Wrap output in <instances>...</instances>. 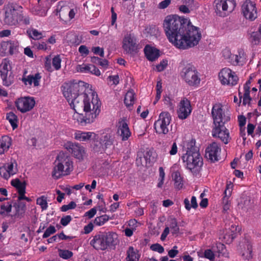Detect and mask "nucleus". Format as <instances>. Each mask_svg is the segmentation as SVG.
Returning <instances> with one entry per match:
<instances>
[{
    "mask_svg": "<svg viewBox=\"0 0 261 261\" xmlns=\"http://www.w3.org/2000/svg\"><path fill=\"white\" fill-rule=\"evenodd\" d=\"M169 226L173 234H177L179 233V228L177 225V221L175 218L171 219Z\"/></svg>",
    "mask_w": 261,
    "mask_h": 261,
    "instance_id": "obj_43",
    "label": "nucleus"
},
{
    "mask_svg": "<svg viewBox=\"0 0 261 261\" xmlns=\"http://www.w3.org/2000/svg\"><path fill=\"white\" fill-rule=\"evenodd\" d=\"M221 148L217 142L210 144L205 149V156L211 163L218 162L221 159Z\"/></svg>",
    "mask_w": 261,
    "mask_h": 261,
    "instance_id": "obj_15",
    "label": "nucleus"
},
{
    "mask_svg": "<svg viewBox=\"0 0 261 261\" xmlns=\"http://www.w3.org/2000/svg\"><path fill=\"white\" fill-rule=\"evenodd\" d=\"M117 239V234L113 232H109L99 234V248L102 250L115 249L118 242Z\"/></svg>",
    "mask_w": 261,
    "mask_h": 261,
    "instance_id": "obj_12",
    "label": "nucleus"
},
{
    "mask_svg": "<svg viewBox=\"0 0 261 261\" xmlns=\"http://www.w3.org/2000/svg\"><path fill=\"white\" fill-rule=\"evenodd\" d=\"M59 255L61 258L67 259L73 256V253L68 250H60L59 251Z\"/></svg>",
    "mask_w": 261,
    "mask_h": 261,
    "instance_id": "obj_50",
    "label": "nucleus"
},
{
    "mask_svg": "<svg viewBox=\"0 0 261 261\" xmlns=\"http://www.w3.org/2000/svg\"><path fill=\"white\" fill-rule=\"evenodd\" d=\"M33 47L37 50H46L47 49V46L44 42L38 41H32Z\"/></svg>",
    "mask_w": 261,
    "mask_h": 261,
    "instance_id": "obj_42",
    "label": "nucleus"
},
{
    "mask_svg": "<svg viewBox=\"0 0 261 261\" xmlns=\"http://www.w3.org/2000/svg\"><path fill=\"white\" fill-rule=\"evenodd\" d=\"M36 203L41 206L42 210H46L48 207L47 197L44 195L41 196L37 199Z\"/></svg>",
    "mask_w": 261,
    "mask_h": 261,
    "instance_id": "obj_41",
    "label": "nucleus"
},
{
    "mask_svg": "<svg viewBox=\"0 0 261 261\" xmlns=\"http://www.w3.org/2000/svg\"><path fill=\"white\" fill-rule=\"evenodd\" d=\"M56 232L55 227L53 225H50L45 231L42 237L43 238H47L51 234L55 233Z\"/></svg>",
    "mask_w": 261,
    "mask_h": 261,
    "instance_id": "obj_51",
    "label": "nucleus"
},
{
    "mask_svg": "<svg viewBox=\"0 0 261 261\" xmlns=\"http://www.w3.org/2000/svg\"><path fill=\"white\" fill-rule=\"evenodd\" d=\"M171 121V116L168 112H162L159 119L154 123V128L157 134H167L169 132L168 126Z\"/></svg>",
    "mask_w": 261,
    "mask_h": 261,
    "instance_id": "obj_8",
    "label": "nucleus"
},
{
    "mask_svg": "<svg viewBox=\"0 0 261 261\" xmlns=\"http://www.w3.org/2000/svg\"><path fill=\"white\" fill-rule=\"evenodd\" d=\"M163 29L169 42L177 48L186 49L197 45L201 38L199 28L190 20L177 15L167 16Z\"/></svg>",
    "mask_w": 261,
    "mask_h": 261,
    "instance_id": "obj_1",
    "label": "nucleus"
},
{
    "mask_svg": "<svg viewBox=\"0 0 261 261\" xmlns=\"http://www.w3.org/2000/svg\"><path fill=\"white\" fill-rule=\"evenodd\" d=\"M89 84L80 81L77 83L64 84L61 87L62 93L69 105H76L80 102L85 103L87 100L92 104V100L89 97L88 92Z\"/></svg>",
    "mask_w": 261,
    "mask_h": 261,
    "instance_id": "obj_3",
    "label": "nucleus"
},
{
    "mask_svg": "<svg viewBox=\"0 0 261 261\" xmlns=\"http://www.w3.org/2000/svg\"><path fill=\"white\" fill-rule=\"evenodd\" d=\"M96 213V207H94L91 209H90L88 212H86L84 216L87 217L88 218L90 219L92 218Z\"/></svg>",
    "mask_w": 261,
    "mask_h": 261,
    "instance_id": "obj_61",
    "label": "nucleus"
},
{
    "mask_svg": "<svg viewBox=\"0 0 261 261\" xmlns=\"http://www.w3.org/2000/svg\"><path fill=\"white\" fill-rule=\"evenodd\" d=\"M0 208V215L4 216L11 211L12 205L9 203L4 204L1 205Z\"/></svg>",
    "mask_w": 261,
    "mask_h": 261,
    "instance_id": "obj_45",
    "label": "nucleus"
},
{
    "mask_svg": "<svg viewBox=\"0 0 261 261\" xmlns=\"http://www.w3.org/2000/svg\"><path fill=\"white\" fill-rule=\"evenodd\" d=\"M64 148L70 152L75 158L79 160L83 159L85 153L84 147L78 143L68 141L64 145Z\"/></svg>",
    "mask_w": 261,
    "mask_h": 261,
    "instance_id": "obj_22",
    "label": "nucleus"
},
{
    "mask_svg": "<svg viewBox=\"0 0 261 261\" xmlns=\"http://www.w3.org/2000/svg\"><path fill=\"white\" fill-rule=\"evenodd\" d=\"M233 185L232 182L227 183L225 190L224 192V196L222 198V204L223 205V210L227 211L229 208L230 205L229 198L231 195Z\"/></svg>",
    "mask_w": 261,
    "mask_h": 261,
    "instance_id": "obj_26",
    "label": "nucleus"
},
{
    "mask_svg": "<svg viewBox=\"0 0 261 261\" xmlns=\"http://www.w3.org/2000/svg\"><path fill=\"white\" fill-rule=\"evenodd\" d=\"M11 185L17 189L18 193L25 191L26 182L25 181L21 182L18 178L12 179L11 181Z\"/></svg>",
    "mask_w": 261,
    "mask_h": 261,
    "instance_id": "obj_34",
    "label": "nucleus"
},
{
    "mask_svg": "<svg viewBox=\"0 0 261 261\" xmlns=\"http://www.w3.org/2000/svg\"><path fill=\"white\" fill-rule=\"evenodd\" d=\"M5 23L9 25H15L18 22V12L13 4H9L5 7Z\"/></svg>",
    "mask_w": 261,
    "mask_h": 261,
    "instance_id": "obj_19",
    "label": "nucleus"
},
{
    "mask_svg": "<svg viewBox=\"0 0 261 261\" xmlns=\"http://www.w3.org/2000/svg\"><path fill=\"white\" fill-rule=\"evenodd\" d=\"M117 126V133L121 138L123 141H127L131 136V132L128 127L127 120L125 118H121Z\"/></svg>",
    "mask_w": 261,
    "mask_h": 261,
    "instance_id": "obj_24",
    "label": "nucleus"
},
{
    "mask_svg": "<svg viewBox=\"0 0 261 261\" xmlns=\"http://www.w3.org/2000/svg\"><path fill=\"white\" fill-rule=\"evenodd\" d=\"M35 103V98L30 96L20 97L15 101L16 107L22 113H25L32 110Z\"/></svg>",
    "mask_w": 261,
    "mask_h": 261,
    "instance_id": "obj_17",
    "label": "nucleus"
},
{
    "mask_svg": "<svg viewBox=\"0 0 261 261\" xmlns=\"http://www.w3.org/2000/svg\"><path fill=\"white\" fill-rule=\"evenodd\" d=\"M181 78L190 87H197L200 83V74L193 65L187 64L180 73Z\"/></svg>",
    "mask_w": 261,
    "mask_h": 261,
    "instance_id": "obj_6",
    "label": "nucleus"
},
{
    "mask_svg": "<svg viewBox=\"0 0 261 261\" xmlns=\"http://www.w3.org/2000/svg\"><path fill=\"white\" fill-rule=\"evenodd\" d=\"M10 70H6L4 71L0 70L1 77L3 81V84L7 87L10 86L14 82V78L13 76L9 74Z\"/></svg>",
    "mask_w": 261,
    "mask_h": 261,
    "instance_id": "obj_33",
    "label": "nucleus"
},
{
    "mask_svg": "<svg viewBox=\"0 0 261 261\" xmlns=\"http://www.w3.org/2000/svg\"><path fill=\"white\" fill-rule=\"evenodd\" d=\"M150 249L154 251H156L160 253H162L164 251V247L158 243L152 244L150 246Z\"/></svg>",
    "mask_w": 261,
    "mask_h": 261,
    "instance_id": "obj_53",
    "label": "nucleus"
},
{
    "mask_svg": "<svg viewBox=\"0 0 261 261\" xmlns=\"http://www.w3.org/2000/svg\"><path fill=\"white\" fill-rule=\"evenodd\" d=\"M136 100V94L133 89H129L125 94L124 103L129 110H132Z\"/></svg>",
    "mask_w": 261,
    "mask_h": 261,
    "instance_id": "obj_29",
    "label": "nucleus"
},
{
    "mask_svg": "<svg viewBox=\"0 0 261 261\" xmlns=\"http://www.w3.org/2000/svg\"><path fill=\"white\" fill-rule=\"evenodd\" d=\"M171 0H164L160 2L158 5V8L161 9L166 8L171 3Z\"/></svg>",
    "mask_w": 261,
    "mask_h": 261,
    "instance_id": "obj_62",
    "label": "nucleus"
},
{
    "mask_svg": "<svg viewBox=\"0 0 261 261\" xmlns=\"http://www.w3.org/2000/svg\"><path fill=\"white\" fill-rule=\"evenodd\" d=\"M72 218L70 215H67L62 217L60 220V223L64 226L67 225L71 221Z\"/></svg>",
    "mask_w": 261,
    "mask_h": 261,
    "instance_id": "obj_58",
    "label": "nucleus"
},
{
    "mask_svg": "<svg viewBox=\"0 0 261 261\" xmlns=\"http://www.w3.org/2000/svg\"><path fill=\"white\" fill-rule=\"evenodd\" d=\"M122 48L128 54H134L138 51V44L137 39L133 34H126L122 41Z\"/></svg>",
    "mask_w": 261,
    "mask_h": 261,
    "instance_id": "obj_14",
    "label": "nucleus"
},
{
    "mask_svg": "<svg viewBox=\"0 0 261 261\" xmlns=\"http://www.w3.org/2000/svg\"><path fill=\"white\" fill-rule=\"evenodd\" d=\"M239 96L240 97L239 103L241 102V99L243 97V105L246 106L247 104H249L251 100V98L250 96V93H244L243 96L242 95L241 92H239Z\"/></svg>",
    "mask_w": 261,
    "mask_h": 261,
    "instance_id": "obj_46",
    "label": "nucleus"
},
{
    "mask_svg": "<svg viewBox=\"0 0 261 261\" xmlns=\"http://www.w3.org/2000/svg\"><path fill=\"white\" fill-rule=\"evenodd\" d=\"M219 79L222 85L233 86L238 84L239 77L230 68H222L219 73Z\"/></svg>",
    "mask_w": 261,
    "mask_h": 261,
    "instance_id": "obj_10",
    "label": "nucleus"
},
{
    "mask_svg": "<svg viewBox=\"0 0 261 261\" xmlns=\"http://www.w3.org/2000/svg\"><path fill=\"white\" fill-rule=\"evenodd\" d=\"M184 203L185 204V208L187 211H190L191 208L196 209L198 207L196 197L194 196H193L191 198V204L190 203V201L188 198H185L184 199Z\"/></svg>",
    "mask_w": 261,
    "mask_h": 261,
    "instance_id": "obj_37",
    "label": "nucleus"
},
{
    "mask_svg": "<svg viewBox=\"0 0 261 261\" xmlns=\"http://www.w3.org/2000/svg\"><path fill=\"white\" fill-rule=\"evenodd\" d=\"M56 15H59L61 20L67 22L73 19L75 14L74 9H71L70 7L65 4V3L60 1L58 3L57 6Z\"/></svg>",
    "mask_w": 261,
    "mask_h": 261,
    "instance_id": "obj_13",
    "label": "nucleus"
},
{
    "mask_svg": "<svg viewBox=\"0 0 261 261\" xmlns=\"http://www.w3.org/2000/svg\"><path fill=\"white\" fill-rule=\"evenodd\" d=\"M144 54L149 61H154L160 57L159 50L149 45H146L144 49Z\"/></svg>",
    "mask_w": 261,
    "mask_h": 261,
    "instance_id": "obj_27",
    "label": "nucleus"
},
{
    "mask_svg": "<svg viewBox=\"0 0 261 261\" xmlns=\"http://www.w3.org/2000/svg\"><path fill=\"white\" fill-rule=\"evenodd\" d=\"M79 51L82 55V56L84 57L87 56L89 53L88 48L87 47V46L84 45H81L79 47Z\"/></svg>",
    "mask_w": 261,
    "mask_h": 261,
    "instance_id": "obj_59",
    "label": "nucleus"
},
{
    "mask_svg": "<svg viewBox=\"0 0 261 261\" xmlns=\"http://www.w3.org/2000/svg\"><path fill=\"white\" fill-rule=\"evenodd\" d=\"M192 107L190 101L187 98H183L177 105V115L180 120L187 119L191 115Z\"/></svg>",
    "mask_w": 261,
    "mask_h": 261,
    "instance_id": "obj_18",
    "label": "nucleus"
},
{
    "mask_svg": "<svg viewBox=\"0 0 261 261\" xmlns=\"http://www.w3.org/2000/svg\"><path fill=\"white\" fill-rule=\"evenodd\" d=\"M212 115L214 125H224L228 122L230 117L228 114H225L220 103H216L213 107Z\"/></svg>",
    "mask_w": 261,
    "mask_h": 261,
    "instance_id": "obj_9",
    "label": "nucleus"
},
{
    "mask_svg": "<svg viewBox=\"0 0 261 261\" xmlns=\"http://www.w3.org/2000/svg\"><path fill=\"white\" fill-rule=\"evenodd\" d=\"M102 197V195H100L99 194V211L102 212L104 213L106 212L107 208L106 207L105 202L103 200Z\"/></svg>",
    "mask_w": 261,
    "mask_h": 261,
    "instance_id": "obj_52",
    "label": "nucleus"
},
{
    "mask_svg": "<svg viewBox=\"0 0 261 261\" xmlns=\"http://www.w3.org/2000/svg\"><path fill=\"white\" fill-rule=\"evenodd\" d=\"M52 63L55 70H59L61 68V59L60 55H57L53 58Z\"/></svg>",
    "mask_w": 261,
    "mask_h": 261,
    "instance_id": "obj_47",
    "label": "nucleus"
},
{
    "mask_svg": "<svg viewBox=\"0 0 261 261\" xmlns=\"http://www.w3.org/2000/svg\"><path fill=\"white\" fill-rule=\"evenodd\" d=\"M17 171V163L13 159H11L3 167H0V174L5 179L15 174Z\"/></svg>",
    "mask_w": 261,
    "mask_h": 261,
    "instance_id": "obj_20",
    "label": "nucleus"
},
{
    "mask_svg": "<svg viewBox=\"0 0 261 261\" xmlns=\"http://www.w3.org/2000/svg\"><path fill=\"white\" fill-rule=\"evenodd\" d=\"M12 139L8 136H3L0 138V154L7 151L11 145Z\"/></svg>",
    "mask_w": 261,
    "mask_h": 261,
    "instance_id": "obj_30",
    "label": "nucleus"
},
{
    "mask_svg": "<svg viewBox=\"0 0 261 261\" xmlns=\"http://www.w3.org/2000/svg\"><path fill=\"white\" fill-rule=\"evenodd\" d=\"M76 205V203L74 201H71L68 204L62 205L61 207V211L66 212L69 210L74 209Z\"/></svg>",
    "mask_w": 261,
    "mask_h": 261,
    "instance_id": "obj_54",
    "label": "nucleus"
},
{
    "mask_svg": "<svg viewBox=\"0 0 261 261\" xmlns=\"http://www.w3.org/2000/svg\"><path fill=\"white\" fill-rule=\"evenodd\" d=\"M140 257L139 251L135 249L133 246H129L126 252L125 261H139Z\"/></svg>",
    "mask_w": 261,
    "mask_h": 261,
    "instance_id": "obj_31",
    "label": "nucleus"
},
{
    "mask_svg": "<svg viewBox=\"0 0 261 261\" xmlns=\"http://www.w3.org/2000/svg\"><path fill=\"white\" fill-rule=\"evenodd\" d=\"M178 147L176 142H173L169 149V153L171 155H174L177 153Z\"/></svg>",
    "mask_w": 261,
    "mask_h": 261,
    "instance_id": "obj_56",
    "label": "nucleus"
},
{
    "mask_svg": "<svg viewBox=\"0 0 261 261\" xmlns=\"http://www.w3.org/2000/svg\"><path fill=\"white\" fill-rule=\"evenodd\" d=\"M11 69V67L10 65V61L8 59H3L0 65V70H10Z\"/></svg>",
    "mask_w": 261,
    "mask_h": 261,
    "instance_id": "obj_49",
    "label": "nucleus"
},
{
    "mask_svg": "<svg viewBox=\"0 0 261 261\" xmlns=\"http://www.w3.org/2000/svg\"><path fill=\"white\" fill-rule=\"evenodd\" d=\"M173 178L175 188L178 190L181 189L184 186V182L180 173L179 172H175L173 174Z\"/></svg>",
    "mask_w": 261,
    "mask_h": 261,
    "instance_id": "obj_35",
    "label": "nucleus"
},
{
    "mask_svg": "<svg viewBox=\"0 0 261 261\" xmlns=\"http://www.w3.org/2000/svg\"><path fill=\"white\" fill-rule=\"evenodd\" d=\"M231 53L228 48H225L222 51V56L224 58L227 60L230 59V57L231 56Z\"/></svg>",
    "mask_w": 261,
    "mask_h": 261,
    "instance_id": "obj_64",
    "label": "nucleus"
},
{
    "mask_svg": "<svg viewBox=\"0 0 261 261\" xmlns=\"http://www.w3.org/2000/svg\"><path fill=\"white\" fill-rule=\"evenodd\" d=\"M4 44L3 46L4 47H8V52L11 55L14 54V53L16 51L18 48L17 43H15L14 41H10L4 42Z\"/></svg>",
    "mask_w": 261,
    "mask_h": 261,
    "instance_id": "obj_38",
    "label": "nucleus"
},
{
    "mask_svg": "<svg viewBox=\"0 0 261 261\" xmlns=\"http://www.w3.org/2000/svg\"><path fill=\"white\" fill-rule=\"evenodd\" d=\"M204 256L205 258L210 259L211 261H214L215 259V254L211 249H206L204 251Z\"/></svg>",
    "mask_w": 261,
    "mask_h": 261,
    "instance_id": "obj_55",
    "label": "nucleus"
},
{
    "mask_svg": "<svg viewBox=\"0 0 261 261\" xmlns=\"http://www.w3.org/2000/svg\"><path fill=\"white\" fill-rule=\"evenodd\" d=\"M27 32L30 38L35 40L40 39L43 37L42 33L35 29H33L30 31L28 30Z\"/></svg>",
    "mask_w": 261,
    "mask_h": 261,
    "instance_id": "obj_39",
    "label": "nucleus"
},
{
    "mask_svg": "<svg viewBox=\"0 0 261 261\" xmlns=\"http://www.w3.org/2000/svg\"><path fill=\"white\" fill-rule=\"evenodd\" d=\"M76 70L82 73H90L91 74L98 75V69L96 66L90 64H83L78 65L76 66Z\"/></svg>",
    "mask_w": 261,
    "mask_h": 261,
    "instance_id": "obj_28",
    "label": "nucleus"
},
{
    "mask_svg": "<svg viewBox=\"0 0 261 261\" xmlns=\"http://www.w3.org/2000/svg\"><path fill=\"white\" fill-rule=\"evenodd\" d=\"M114 141V136L110 128L105 129V132L101 134L99 143L100 146L99 147V152L101 151V148L102 151L112 146Z\"/></svg>",
    "mask_w": 261,
    "mask_h": 261,
    "instance_id": "obj_23",
    "label": "nucleus"
},
{
    "mask_svg": "<svg viewBox=\"0 0 261 261\" xmlns=\"http://www.w3.org/2000/svg\"><path fill=\"white\" fill-rule=\"evenodd\" d=\"M212 133L213 137L219 138L225 144L231 139L229 130L224 125H214Z\"/></svg>",
    "mask_w": 261,
    "mask_h": 261,
    "instance_id": "obj_21",
    "label": "nucleus"
},
{
    "mask_svg": "<svg viewBox=\"0 0 261 261\" xmlns=\"http://www.w3.org/2000/svg\"><path fill=\"white\" fill-rule=\"evenodd\" d=\"M242 12L244 17L250 21H253L257 17L256 4L250 0H246L242 5Z\"/></svg>",
    "mask_w": 261,
    "mask_h": 261,
    "instance_id": "obj_16",
    "label": "nucleus"
},
{
    "mask_svg": "<svg viewBox=\"0 0 261 261\" xmlns=\"http://www.w3.org/2000/svg\"><path fill=\"white\" fill-rule=\"evenodd\" d=\"M260 34L257 32H253L250 37V41L253 45H258L260 41Z\"/></svg>",
    "mask_w": 261,
    "mask_h": 261,
    "instance_id": "obj_40",
    "label": "nucleus"
},
{
    "mask_svg": "<svg viewBox=\"0 0 261 261\" xmlns=\"http://www.w3.org/2000/svg\"><path fill=\"white\" fill-rule=\"evenodd\" d=\"M184 165L192 172L196 173L203 165L202 158L195 146V141L192 140L187 145L186 152L181 156Z\"/></svg>",
    "mask_w": 261,
    "mask_h": 261,
    "instance_id": "obj_4",
    "label": "nucleus"
},
{
    "mask_svg": "<svg viewBox=\"0 0 261 261\" xmlns=\"http://www.w3.org/2000/svg\"><path fill=\"white\" fill-rule=\"evenodd\" d=\"M73 170V162L71 158L64 153H60L55 161V165L52 171V177L56 179L68 175Z\"/></svg>",
    "mask_w": 261,
    "mask_h": 261,
    "instance_id": "obj_5",
    "label": "nucleus"
},
{
    "mask_svg": "<svg viewBox=\"0 0 261 261\" xmlns=\"http://www.w3.org/2000/svg\"><path fill=\"white\" fill-rule=\"evenodd\" d=\"M168 65V61L163 60L160 62V64L156 66V69L158 71H163Z\"/></svg>",
    "mask_w": 261,
    "mask_h": 261,
    "instance_id": "obj_57",
    "label": "nucleus"
},
{
    "mask_svg": "<svg viewBox=\"0 0 261 261\" xmlns=\"http://www.w3.org/2000/svg\"><path fill=\"white\" fill-rule=\"evenodd\" d=\"M13 207L15 210V217L21 218L24 216L26 210V205L24 202L17 201L14 204Z\"/></svg>",
    "mask_w": 261,
    "mask_h": 261,
    "instance_id": "obj_32",
    "label": "nucleus"
},
{
    "mask_svg": "<svg viewBox=\"0 0 261 261\" xmlns=\"http://www.w3.org/2000/svg\"><path fill=\"white\" fill-rule=\"evenodd\" d=\"M74 138L80 141H89L90 147L95 151L98 149V136L93 132H84L77 130L74 133Z\"/></svg>",
    "mask_w": 261,
    "mask_h": 261,
    "instance_id": "obj_11",
    "label": "nucleus"
},
{
    "mask_svg": "<svg viewBox=\"0 0 261 261\" xmlns=\"http://www.w3.org/2000/svg\"><path fill=\"white\" fill-rule=\"evenodd\" d=\"M91 96H94L91 92ZM71 108L74 109L75 113L73 115V120L76 121L78 124L85 126L88 123L93 122L97 116L96 112L98 110V95L96 97H92V104L88 101H85V103L80 102L76 105H69Z\"/></svg>",
    "mask_w": 261,
    "mask_h": 261,
    "instance_id": "obj_2",
    "label": "nucleus"
},
{
    "mask_svg": "<svg viewBox=\"0 0 261 261\" xmlns=\"http://www.w3.org/2000/svg\"><path fill=\"white\" fill-rule=\"evenodd\" d=\"M214 5L216 14L220 17L227 16L236 6L234 0H215Z\"/></svg>",
    "mask_w": 261,
    "mask_h": 261,
    "instance_id": "obj_7",
    "label": "nucleus"
},
{
    "mask_svg": "<svg viewBox=\"0 0 261 261\" xmlns=\"http://www.w3.org/2000/svg\"><path fill=\"white\" fill-rule=\"evenodd\" d=\"M177 248V247L176 246H174L173 247V249L168 251V255L170 257L174 258L178 253V251L176 249Z\"/></svg>",
    "mask_w": 261,
    "mask_h": 261,
    "instance_id": "obj_63",
    "label": "nucleus"
},
{
    "mask_svg": "<svg viewBox=\"0 0 261 261\" xmlns=\"http://www.w3.org/2000/svg\"><path fill=\"white\" fill-rule=\"evenodd\" d=\"M216 247H217V252L219 254V256H225V257L227 256V254L226 253V252H225L226 251V247H225V245H224L223 244H222L221 243H219L216 244Z\"/></svg>",
    "mask_w": 261,
    "mask_h": 261,
    "instance_id": "obj_44",
    "label": "nucleus"
},
{
    "mask_svg": "<svg viewBox=\"0 0 261 261\" xmlns=\"http://www.w3.org/2000/svg\"><path fill=\"white\" fill-rule=\"evenodd\" d=\"M241 58V57L240 56L231 54L230 59H228L227 61L232 65L236 66L240 63V59Z\"/></svg>",
    "mask_w": 261,
    "mask_h": 261,
    "instance_id": "obj_48",
    "label": "nucleus"
},
{
    "mask_svg": "<svg viewBox=\"0 0 261 261\" xmlns=\"http://www.w3.org/2000/svg\"><path fill=\"white\" fill-rule=\"evenodd\" d=\"M41 77L40 73L38 72L35 74H30L26 77L23 76L21 80L26 86H31L33 84L34 87H38L40 85Z\"/></svg>",
    "mask_w": 261,
    "mask_h": 261,
    "instance_id": "obj_25",
    "label": "nucleus"
},
{
    "mask_svg": "<svg viewBox=\"0 0 261 261\" xmlns=\"http://www.w3.org/2000/svg\"><path fill=\"white\" fill-rule=\"evenodd\" d=\"M110 219V217L107 215H103L99 216V226L103 225Z\"/></svg>",
    "mask_w": 261,
    "mask_h": 261,
    "instance_id": "obj_60",
    "label": "nucleus"
},
{
    "mask_svg": "<svg viewBox=\"0 0 261 261\" xmlns=\"http://www.w3.org/2000/svg\"><path fill=\"white\" fill-rule=\"evenodd\" d=\"M6 118L10 122L13 130L18 127V118L13 112H10L7 113Z\"/></svg>",
    "mask_w": 261,
    "mask_h": 261,
    "instance_id": "obj_36",
    "label": "nucleus"
}]
</instances>
